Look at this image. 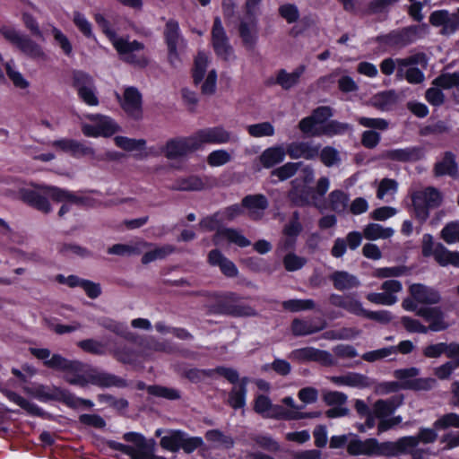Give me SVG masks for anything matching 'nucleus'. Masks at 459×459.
<instances>
[{
	"label": "nucleus",
	"instance_id": "11",
	"mask_svg": "<svg viewBox=\"0 0 459 459\" xmlns=\"http://www.w3.org/2000/svg\"><path fill=\"white\" fill-rule=\"evenodd\" d=\"M254 411L264 418L275 420H290L299 417L297 411H288L281 405L273 404L270 398L264 394L255 397Z\"/></svg>",
	"mask_w": 459,
	"mask_h": 459
},
{
	"label": "nucleus",
	"instance_id": "37",
	"mask_svg": "<svg viewBox=\"0 0 459 459\" xmlns=\"http://www.w3.org/2000/svg\"><path fill=\"white\" fill-rule=\"evenodd\" d=\"M300 230L301 225L299 221V212H295L292 220L283 229V233L286 236L282 242L284 249H290L293 247L295 238L299 234Z\"/></svg>",
	"mask_w": 459,
	"mask_h": 459
},
{
	"label": "nucleus",
	"instance_id": "58",
	"mask_svg": "<svg viewBox=\"0 0 459 459\" xmlns=\"http://www.w3.org/2000/svg\"><path fill=\"white\" fill-rule=\"evenodd\" d=\"M407 272L408 268L405 265L381 267L375 270L374 276L380 279L399 277L406 274Z\"/></svg>",
	"mask_w": 459,
	"mask_h": 459
},
{
	"label": "nucleus",
	"instance_id": "50",
	"mask_svg": "<svg viewBox=\"0 0 459 459\" xmlns=\"http://www.w3.org/2000/svg\"><path fill=\"white\" fill-rule=\"evenodd\" d=\"M182 432L180 430H173L169 435L161 437L160 442L161 447L171 452L178 451L180 449Z\"/></svg>",
	"mask_w": 459,
	"mask_h": 459
},
{
	"label": "nucleus",
	"instance_id": "42",
	"mask_svg": "<svg viewBox=\"0 0 459 459\" xmlns=\"http://www.w3.org/2000/svg\"><path fill=\"white\" fill-rule=\"evenodd\" d=\"M432 84L442 90L458 88L459 72L442 73L433 80Z\"/></svg>",
	"mask_w": 459,
	"mask_h": 459
},
{
	"label": "nucleus",
	"instance_id": "9",
	"mask_svg": "<svg viewBox=\"0 0 459 459\" xmlns=\"http://www.w3.org/2000/svg\"><path fill=\"white\" fill-rule=\"evenodd\" d=\"M198 150L205 144H225L237 143L238 138L222 126L206 127L194 133Z\"/></svg>",
	"mask_w": 459,
	"mask_h": 459
},
{
	"label": "nucleus",
	"instance_id": "57",
	"mask_svg": "<svg viewBox=\"0 0 459 459\" xmlns=\"http://www.w3.org/2000/svg\"><path fill=\"white\" fill-rule=\"evenodd\" d=\"M145 348L152 351L173 353L175 351L174 344L169 340L159 341L152 337L146 342Z\"/></svg>",
	"mask_w": 459,
	"mask_h": 459
},
{
	"label": "nucleus",
	"instance_id": "29",
	"mask_svg": "<svg viewBox=\"0 0 459 459\" xmlns=\"http://www.w3.org/2000/svg\"><path fill=\"white\" fill-rule=\"evenodd\" d=\"M164 38L168 48H184L186 45L180 34L178 22L173 19L169 20L165 25Z\"/></svg>",
	"mask_w": 459,
	"mask_h": 459
},
{
	"label": "nucleus",
	"instance_id": "3",
	"mask_svg": "<svg viewBox=\"0 0 459 459\" xmlns=\"http://www.w3.org/2000/svg\"><path fill=\"white\" fill-rule=\"evenodd\" d=\"M429 33V25L425 22L413 24L379 34L374 38V42L382 48L402 49L415 43L419 39Z\"/></svg>",
	"mask_w": 459,
	"mask_h": 459
},
{
	"label": "nucleus",
	"instance_id": "33",
	"mask_svg": "<svg viewBox=\"0 0 459 459\" xmlns=\"http://www.w3.org/2000/svg\"><path fill=\"white\" fill-rule=\"evenodd\" d=\"M63 388L55 386V385H39L37 386H34L30 394L37 398L39 401L42 402H48V401H56L59 402Z\"/></svg>",
	"mask_w": 459,
	"mask_h": 459
},
{
	"label": "nucleus",
	"instance_id": "27",
	"mask_svg": "<svg viewBox=\"0 0 459 459\" xmlns=\"http://www.w3.org/2000/svg\"><path fill=\"white\" fill-rule=\"evenodd\" d=\"M222 239H227L229 242L234 243L240 247H246L251 244L245 236L234 229H219L213 236L212 241L215 245H219Z\"/></svg>",
	"mask_w": 459,
	"mask_h": 459
},
{
	"label": "nucleus",
	"instance_id": "7",
	"mask_svg": "<svg viewBox=\"0 0 459 459\" xmlns=\"http://www.w3.org/2000/svg\"><path fill=\"white\" fill-rule=\"evenodd\" d=\"M0 34L27 56L33 59H46L47 56L42 48L29 36L20 33L14 28L5 25L1 26Z\"/></svg>",
	"mask_w": 459,
	"mask_h": 459
},
{
	"label": "nucleus",
	"instance_id": "36",
	"mask_svg": "<svg viewBox=\"0 0 459 459\" xmlns=\"http://www.w3.org/2000/svg\"><path fill=\"white\" fill-rule=\"evenodd\" d=\"M4 66L9 79L15 87L25 89L29 86V82L23 78L22 74L13 67L10 62L4 63L0 54V82L4 81V74L2 67Z\"/></svg>",
	"mask_w": 459,
	"mask_h": 459
},
{
	"label": "nucleus",
	"instance_id": "30",
	"mask_svg": "<svg viewBox=\"0 0 459 459\" xmlns=\"http://www.w3.org/2000/svg\"><path fill=\"white\" fill-rule=\"evenodd\" d=\"M285 151L291 159L304 158L306 160H311L316 155L315 147L306 142L290 143L287 145Z\"/></svg>",
	"mask_w": 459,
	"mask_h": 459
},
{
	"label": "nucleus",
	"instance_id": "22",
	"mask_svg": "<svg viewBox=\"0 0 459 459\" xmlns=\"http://www.w3.org/2000/svg\"><path fill=\"white\" fill-rule=\"evenodd\" d=\"M208 262L211 265L219 266L221 273L227 277H236L238 273L234 263L224 256L218 249H212L209 252Z\"/></svg>",
	"mask_w": 459,
	"mask_h": 459
},
{
	"label": "nucleus",
	"instance_id": "39",
	"mask_svg": "<svg viewBox=\"0 0 459 459\" xmlns=\"http://www.w3.org/2000/svg\"><path fill=\"white\" fill-rule=\"evenodd\" d=\"M394 234L392 228H384L377 223L368 224L363 230V236L368 240H377L379 238H388Z\"/></svg>",
	"mask_w": 459,
	"mask_h": 459
},
{
	"label": "nucleus",
	"instance_id": "45",
	"mask_svg": "<svg viewBox=\"0 0 459 459\" xmlns=\"http://www.w3.org/2000/svg\"><path fill=\"white\" fill-rule=\"evenodd\" d=\"M329 208L335 212H343L348 205V195L342 190L332 191L328 196Z\"/></svg>",
	"mask_w": 459,
	"mask_h": 459
},
{
	"label": "nucleus",
	"instance_id": "53",
	"mask_svg": "<svg viewBox=\"0 0 459 459\" xmlns=\"http://www.w3.org/2000/svg\"><path fill=\"white\" fill-rule=\"evenodd\" d=\"M315 306L313 299H289L281 303L283 309L290 312H299L312 309Z\"/></svg>",
	"mask_w": 459,
	"mask_h": 459
},
{
	"label": "nucleus",
	"instance_id": "49",
	"mask_svg": "<svg viewBox=\"0 0 459 459\" xmlns=\"http://www.w3.org/2000/svg\"><path fill=\"white\" fill-rule=\"evenodd\" d=\"M451 360L445 362L434 370L435 376L440 380L448 379L454 371L459 368V355L450 358Z\"/></svg>",
	"mask_w": 459,
	"mask_h": 459
},
{
	"label": "nucleus",
	"instance_id": "19",
	"mask_svg": "<svg viewBox=\"0 0 459 459\" xmlns=\"http://www.w3.org/2000/svg\"><path fill=\"white\" fill-rule=\"evenodd\" d=\"M422 353L426 358L437 359L442 354L447 358H455L459 355V343L452 342L429 344L423 348Z\"/></svg>",
	"mask_w": 459,
	"mask_h": 459
},
{
	"label": "nucleus",
	"instance_id": "59",
	"mask_svg": "<svg viewBox=\"0 0 459 459\" xmlns=\"http://www.w3.org/2000/svg\"><path fill=\"white\" fill-rule=\"evenodd\" d=\"M73 22L77 29L88 39H93L94 34L92 32L91 23L87 18L80 12H74L73 16Z\"/></svg>",
	"mask_w": 459,
	"mask_h": 459
},
{
	"label": "nucleus",
	"instance_id": "16",
	"mask_svg": "<svg viewBox=\"0 0 459 459\" xmlns=\"http://www.w3.org/2000/svg\"><path fill=\"white\" fill-rule=\"evenodd\" d=\"M449 250L442 244H434L431 234L426 233L422 237L421 254L424 257L434 256L435 260L440 266H446L445 264L448 259Z\"/></svg>",
	"mask_w": 459,
	"mask_h": 459
},
{
	"label": "nucleus",
	"instance_id": "21",
	"mask_svg": "<svg viewBox=\"0 0 459 459\" xmlns=\"http://www.w3.org/2000/svg\"><path fill=\"white\" fill-rule=\"evenodd\" d=\"M241 204L244 208L248 210L249 217L256 220L261 217L259 212H264L269 206V202L265 195L262 194L246 195Z\"/></svg>",
	"mask_w": 459,
	"mask_h": 459
},
{
	"label": "nucleus",
	"instance_id": "61",
	"mask_svg": "<svg viewBox=\"0 0 459 459\" xmlns=\"http://www.w3.org/2000/svg\"><path fill=\"white\" fill-rule=\"evenodd\" d=\"M82 351L94 354V355H104L106 353L105 345L94 339H86L80 341L77 343Z\"/></svg>",
	"mask_w": 459,
	"mask_h": 459
},
{
	"label": "nucleus",
	"instance_id": "63",
	"mask_svg": "<svg viewBox=\"0 0 459 459\" xmlns=\"http://www.w3.org/2000/svg\"><path fill=\"white\" fill-rule=\"evenodd\" d=\"M47 191L48 198L57 203H70L72 192L64 188L55 186L47 185Z\"/></svg>",
	"mask_w": 459,
	"mask_h": 459
},
{
	"label": "nucleus",
	"instance_id": "10",
	"mask_svg": "<svg viewBox=\"0 0 459 459\" xmlns=\"http://www.w3.org/2000/svg\"><path fill=\"white\" fill-rule=\"evenodd\" d=\"M32 188H22L19 190V197L26 204L43 212H52L51 204L48 201L47 185L32 184Z\"/></svg>",
	"mask_w": 459,
	"mask_h": 459
},
{
	"label": "nucleus",
	"instance_id": "44",
	"mask_svg": "<svg viewBox=\"0 0 459 459\" xmlns=\"http://www.w3.org/2000/svg\"><path fill=\"white\" fill-rule=\"evenodd\" d=\"M205 438L208 442L227 449L231 448L234 446L233 438L230 436L225 435L219 429H211L206 431Z\"/></svg>",
	"mask_w": 459,
	"mask_h": 459
},
{
	"label": "nucleus",
	"instance_id": "20",
	"mask_svg": "<svg viewBox=\"0 0 459 459\" xmlns=\"http://www.w3.org/2000/svg\"><path fill=\"white\" fill-rule=\"evenodd\" d=\"M433 171L436 177L447 175L456 178L459 173L455 155L450 151L446 152L442 160L435 163Z\"/></svg>",
	"mask_w": 459,
	"mask_h": 459
},
{
	"label": "nucleus",
	"instance_id": "6",
	"mask_svg": "<svg viewBox=\"0 0 459 459\" xmlns=\"http://www.w3.org/2000/svg\"><path fill=\"white\" fill-rule=\"evenodd\" d=\"M442 201L441 192L434 186H428L423 190L415 191L411 195L414 217L421 224L426 222L429 217V211L439 207Z\"/></svg>",
	"mask_w": 459,
	"mask_h": 459
},
{
	"label": "nucleus",
	"instance_id": "56",
	"mask_svg": "<svg viewBox=\"0 0 459 459\" xmlns=\"http://www.w3.org/2000/svg\"><path fill=\"white\" fill-rule=\"evenodd\" d=\"M433 427L439 430L446 429L451 427L459 429V414L455 412L444 414L437 420H435Z\"/></svg>",
	"mask_w": 459,
	"mask_h": 459
},
{
	"label": "nucleus",
	"instance_id": "1",
	"mask_svg": "<svg viewBox=\"0 0 459 459\" xmlns=\"http://www.w3.org/2000/svg\"><path fill=\"white\" fill-rule=\"evenodd\" d=\"M48 368L64 372L65 379L71 385L85 387L89 384L100 387H125L124 379L110 373L91 369L82 374L84 365L78 360H70L60 354H53L51 359L45 362Z\"/></svg>",
	"mask_w": 459,
	"mask_h": 459
},
{
	"label": "nucleus",
	"instance_id": "8",
	"mask_svg": "<svg viewBox=\"0 0 459 459\" xmlns=\"http://www.w3.org/2000/svg\"><path fill=\"white\" fill-rule=\"evenodd\" d=\"M72 80L73 87L85 104L89 106L99 105L97 89L91 75L81 70H74L72 73Z\"/></svg>",
	"mask_w": 459,
	"mask_h": 459
},
{
	"label": "nucleus",
	"instance_id": "4",
	"mask_svg": "<svg viewBox=\"0 0 459 459\" xmlns=\"http://www.w3.org/2000/svg\"><path fill=\"white\" fill-rule=\"evenodd\" d=\"M209 311L214 315H223L232 317H249L257 316L256 310L241 301V297L236 292L228 291L216 295V300L210 305Z\"/></svg>",
	"mask_w": 459,
	"mask_h": 459
},
{
	"label": "nucleus",
	"instance_id": "24",
	"mask_svg": "<svg viewBox=\"0 0 459 459\" xmlns=\"http://www.w3.org/2000/svg\"><path fill=\"white\" fill-rule=\"evenodd\" d=\"M239 35L246 48L251 49L257 40V26L255 16H247L246 20L240 22Z\"/></svg>",
	"mask_w": 459,
	"mask_h": 459
},
{
	"label": "nucleus",
	"instance_id": "23",
	"mask_svg": "<svg viewBox=\"0 0 459 459\" xmlns=\"http://www.w3.org/2000/svg\"><path fill=\"white\" fill-rule=\"evenodd\" d=\"M211 179L208 177H198L195 175L187 178H178L173 189L178 191H200L212 186Z\"/></svg>",
	"mask_w": 459,
	"mask_h": 459
},
{
	"label": "nucleus",
	"instance_id": "48",
	"mask_svg": "<svg viewBox=\"0 0 459 459\" xmlns=\"http://www.w3.org/2000/svg\"><path fill=\"white\" fill-rule=\"evenodd\" d=\"M426 321L429 322L428 330L429 329L433 332L443 331L447 327L444 322V315L442 310L437 307H431V312L429 314Z\"/></svg>",
	"mask_w": 459,
	"mask_h": 459
},
{
	"label": "nucleus",
	"instance_id": "60",
	"mask_svg": "<svg viewBox=\"0 0 459 459\" xmlns=\"http://www.w3.org/2000/svg\"><path fill=\"white\" fill-rule=\"evenodd\" d=\"M231 160L230 153L223 149L212 151L207 156V163L212 167H219Z\"/></svg>",
	"mask_w": 459,
	"mask_h": 459
},
{
	"label": "nucleus",
	"instance_id": "41",
	"mask_svg": "<svg viewBox=\"0 0 459 459\" xmlns=\"http://www.w3.org/2000/svg\"><path fill=\"white\" fill-rule=\"evenodd\" d=\"M147 393L151 395L164 398L170 401L179 400L181 398V392L178 389L162 386L159 385H148L146 387Z\"/></svg>",
	"mask_w": 459,
	"mask_h": 459
},
{
	"label": "nucleus",
	"instance_id": "32",
	"mask_svg": "<svg viewBox=\"0 0 459 459\" xmlns=\"http://www.w3.org/2000/svg\"><path fill=\"white\" fill-rule=\"evenodd\" d=\"M247 377H243L235 385L229 394L228 403L235 410L243 408L246 404Z\"/></svg>",
	"mask_w": 459,
	"mask_h": 459
},
{
	"label": "nucleus",
	"instance_id": "46",
	"mask_svg": "<svg viewBox=\"0 0 459 459\" xmlns=\"http://www.w3.org/2000/svg\"><path fill=\"white\" fill-rule=\"evenodd\" d=\"M100 325L107 330L124 337L126 340H133V333L127 330V327L119 322L110 318H104L100 322Z\"/></svg>",
	"mask_w": 459,
	"mask_h": 459
},
{
	"label": "nucleus",
	"instance_id": "52",
	"mask_svg": "<svg viewBox=\"0 0 459 459\" xmlns=\"http://www.w3.org/2000/svg\"><path fill=\"white\" fill-rule=\"evenodd\" d=\"M208 65V58L204 53H198L195 59V67L193 70V79L195 84L200 83L205 74Z\"/></svg>",
	"mask_w": 459,
	"mask_h": 459
},
{
	"label": "nucleus",
	"instance_id": "38",
	"mask_svg": "<svg viewBox=\"0 0 459 459\" xmlns=\"http://www.w3.org/2000/svg\"><path fill=\"white\" fill-rule=\"evenodd\" d=\"M350 126L347 123L339 122L337 120H329L319 126V136L332 137L334 135L344 134Z\"/></svg>",
	"mask_w": 459,
	"mask_h": 459
},
{
	"label": "nucleus",
	"instance_id": "31",
	"mask_svg": "<svg viewBox=\"0 0 459 459\" xmlns=\"http://www.w3.org/2000/svg\"><path fill=\"white\" fill-rule=\"evenodd\" d=\"M304 72V65L298 66L292 73L281 69L277 72L275 83L279 84L283 90H290L298 84Z\"/></svg>",
	"mask_w": 459,
	"mask_h": 459
},
{
	"label": "nucleus",
	"instance_id": "35",
	"mask_svg": "<svg viewBox=\"0 0 459 459\" xmlns=\"http://www.w3.org/2000/svg\"><path fill=\"white\" fill-rule=\"evenodd\" d=\"M149 246L150 244L144 241L136 243L134 245L115 244L108 248V253L120 256H130L140 255L143 250Z\"/></svg>",
	"mask_w": 459,
	"mask_h": 459
},
{
	"label": "nucleus",
	"instance_id": "17",
	"mask_svg": "<svg viewBox=\"0 0 459 459\" xmlns=\"http://www.w3.org/2000/svg\"><path fill=\"white\" fill-rule=\"evenodd\" d=\"M411 296L420 304L436 305L441 300V295L436 289L422 283H413L410 286Z\"/></svg>",
	"mask_w": 459,
	"mask_h": 459
},
{
	"label": "nucleus",
	"instance_id": "28",
	"mask_svg": "<svg viewBox=\"0 0 459 459\" xmlns=\"http://www.w3.org/2000/svg\"><path fill=\"white\" fill-rule=\"evenodd\" d=\"M403 395H394L386 400H377L374 404V411L378 419L392 415L403 403Z\"/></svg>",
	"mask_w": 459,
	"mask_h": 459
},
{
	"label": "nucleus",
	"instance_id": "43",
	"mask_svg": "<svg viewBox=\"0 0 459 459\" xmlns=\"http://www.w3.org/2000/svg\"><path fill=\"white\" fill-rule=\"evenodd\" d=\"M303 162H287L271 171V177H276L278 180L284 181L293 177L301 169Z\"/></svg>",
	"mask_w": 459,
	"mask_h": 459
},
{
	"label": "nucleus",
	"instance_id": "12",
	"mask_svg": "<svg viewBox=\"0 0 459 459\" xmlns=\"http://www.w3.org/2000/svg\"><path fill=\"white\" fill-rule=\"evenodd\" d=\"M196 151H198V148L194 134L187 137L169 139L161 149V152L169 160L182 158Z\"/></svg>",
	"mask_w": 459,
	"mask_h": 459
},
{
	"label": "nucleus",
	"instance_id": "14",
	"mask_svg": "<svg viewBox=\"0 0 459 459\" xmlns=\"http://www.w3.org/2000/svg\"><path fill=\"white\" fill-rule=\"evenodd\" d=\"M292 187L288 193V199L295 206H305L316 199V190L309 186L301 185L299 179L291 181Z\"/></svg>",
	"mask_w": 459,
	"mask_h": 459
},
{
	"label": "nucleus",
	"instance_id": "5",
	"mask_svg": "<svg viewBox=\"0 0 459 459\" xmlns=\"http://www.w3.org/2000/svg\"><path fill=\"white\" fill-rule=\"evenodd\" d=\"M420 369L416 367L395 369L394 377L399 381L385 382L382 385L385 393H396L400 390L428 391L432 387L433 379L416 378Z\"/></svg>",
	"mask_w": 459,
	"mask_h": 459
},
{
	"label": "nucleus",
	"instance_id": "47",
	"mask_svg": "<svg viewBox=\"0 0 459 459\" xmlns=\"http://www.w3.org/2000/svg\"><path fill=\"white\" fill-rule=\"evenodd\" d=\"M316 331V325L312 319L295 318L291 323V332L295 336L311 334Z\"/></svg>",
	"mask_w": 459,
	"mask_h": 459
},
{
	"label": "nucleus",
	"instance_id": "15",
	"mask_svg": "<svg viewBox=\"0 0 459 459\" xmlns=\"http://www.w3.org/2000/svg\"><path fill=\"white\" fill-rule=\"evenodd\" d=\"M383 157L392 161L416 162L424 157L423 148L420 146H409L405 148L386 150Z\"/></svg>",
	"mask_w": 459,
	"mask_h": 459
},
{
	"label": "nucleus",
	"instance_id": "62",
	"mask_svg": "<svg viewBox=\"0 0 459 459\" xmlns=\"http://www.w3.org/2000/svg\"><path fill=\"white\" fill-rule=\"evenodd\" d=\"M347 386L366 388L372 385V379L360 373L350 372L347 374Z\"/></svg>",
	"mask_w": 459,
	"mask_h": 459
},
{
	"label": "nucleus",
	"instance_id": "40",
	"mask_svg": "<svg viewBox=\"0 0 459 459\" xmlns=\"http://www.w3.org/2000/svg\"><path fill=\"white\" fill-rule=\"evenodd\" d=\"M2 392L5 394V396L12 402L18 404L20 407L27 411L29 413L32 415L39 416L42 414V410L33 403L29 402L20 394L10 390H2Z\"/></svg>",
	"mask_w": 459,
	"mask_h": 459
},
{
	"label": "nucleus",
	"instance_id": "34",
	"mask_svg": "<svg viewBox=\"0 0 459 459\" xmlns=\"http://www.w3.org/2000/svg\"><path fill=\"white\" fill-rule=\"evenodd\" d=\"M86 117L94 122L97 130L102 136H110L115 134L117 129L116 123L108 117L91 114L87 115Z\"/></svg>",
	"mask_w": 459,
	"mask_h": 459
},
{
	"label": "nucleus",
	"instance_id": "64",
	"mask_svg": "<svg viewBox=\"0 0 459 459\" xmlns=\"http://www.w3.org/2000/svg\"><path fill=\"white\" fill-rule=\"evenodd\" d=\"M440 236L447 244H453L458 241L459 223L452 221L446 224L440 232Z\"/></svg>",
	"mask_w": 459,
	"mask_h": 459
},
{
	"label": "nucleus",
	"instance_id": "55",
	"mask_svg": "<svg viewBox=\"0 0 459 459\" xmlns=\"http://www.w3.org/2000/svg\"><path fill=\"white\" fill-rule=\"evenodd\" d=\"M247 129L253 137L273 136L274 134V127L270 122L250 125Z\"/></svg>",
	"mask_w": 459,
	"mask_h": 459
},
{
	"label": "nucleus",
	"instance_id": "26",
	"mask_svg": "<svg viewBox=\"0 0 459 459\" xmlns=\"http://www.w3.org/2000/svg\"><path fill=\"white\" fill-rule=\"evenodd\" d=\"M330 280L335 290L343 291L359 287L360 281L357 276L346 271H335L330 275Z\"/></svg>",
	"mask_w": 459,
	"mask_h": 459
},
{
	"label": "nucleus",
	"instance_id": "18",
	"mask_svg": "<svg viewBox=\"0 0 459 459\" xmlns=\"http://www.w3.org/2000/svg\"><path fill=\"white\" fill-rule=\"evenodd\" d=\"M126 114L135 119L142 116V96L134 87L126 88L124 93V100L121 103Z\"/></svg>",
	"mask_w": 459,
	"mask_h": 459
},
{
	"label": "nucleus",
	"instance_id": "13",
	"mask_svg": "<svg viewBox=\"0 0 459 459\" xmlns=\"http://www.w3.org/2000/svg\"><path fill=\"white\" fill-rule=\"evenodd\" d=\"M212 45L216 55L223 59L229 61L234 57V50L230 43L229 37L222 26L220 17H215L212 28Z\"/></svg>",
	"mask_w": 459,
	"mask_h": 459
},
{
	"label": "nucleus",
	"instance_id": "51",
	"mask_svg": "<svg viewBox=\"0 0 459 459\" xmlns=\"http://www.w3.org/2000/svg\"><path fill=\"white\" fill-rule=\"evenodd\" d=\"M114 140L117 147L127 152L142 150L146 144V141L143 139H132L125 136H117Z\"/></svg>",
	"mask_w": 459,
	"mask_h": 459
},
{
	"label": "nucleus",
	"instance_id": "54",
	"mask_svg": "<svg viewBox=\"0 0 459 459\" xmlns=\"http://www.w3.org/2000/svg\"><path fill=\"white\" fill-rule=\"evenodd\" d=\"M450 127L446 122L438 120L434 124L426 125L420 128L419 134L420 136L437 135L448 133Z\"/></svg>",
	"mask_w": 459,
	"mask_h": 459
},
{
	"label": "nucleus",
	"instance_id": "2",
	"mask_svg": "<svg viewBox=\"0 0 459 459\" xmlns=\"http://www.w3.org/2000/svg\"><path fill=\"white\" fill-rule=\"evenodd\" d=\"M94 20L112 43L121 61L139 68H144L149 65L150 60L144 52L143 43L135 39L130 40L129 37L118 36L111 30L109 22L101 13H96Z\"/></svg>",
	"mask_w": 459,
	"mask_h": 459
},
{
	"label": "nucleus",
	"instance_id": "25",
	"mask_svg": "<svg viewBox=\"0 0 459 459\" xmlns=\"http://www.w3.org/2000/svg\"><path fill=\"white\" fill-rule=\"evenodd\" d=\"M285 148L282 145H275L265 149L258 157L260 164L264 169H272L281 163L286 156Z\"/></svg>",
	"mask_w": 459,
	"mask_h": 459
}]
</instances>
